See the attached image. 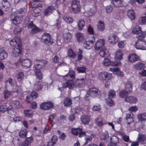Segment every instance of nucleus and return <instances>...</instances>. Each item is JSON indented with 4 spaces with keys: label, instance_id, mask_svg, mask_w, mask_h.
Wrapping results in <instances>:
<instances>
[{
    "label": "nucleus",
    "instance_id": "obj_1",
    "mask_svg": "<svg viewBox=\"0 0 146 146\" xmlns=\"http://www.w3.org/2000/svg\"><path fill=\"white\" fill-rule=\"evenodd\" d=\"M75 73L74 71H70L66 75L64 76V78L68 81L63 84L62 87L64 88H68L70 89L74 88H81L84 85L85 79H76L75 78Z\"/></svg>",
    "mask_w": 146,
    "mask_h": 146
},
{
    "label": "nucleus",
    "instance_id": "obj_2",
    "mask_svg": "<svg viewBox=\"0 0 146 146\" xmlns=\"http://www.w3.org/2000/svg\"><path fill=\"white\" fill-rule=\"evenodd\" d=\"M137 37L138 40L135 44V48L137 49L146 50V42L143 40L144 38V36L141 34L138 35Z\"/></svg>",
    "mask_w": 146,
    "mask_h": 146
},
{
    "label": "nucleus",
    "instance_id": "obj_3",
    "mask_svg": "<svg viewBox=\"0 0 146 146\" xmlns=\"http://www.w3.org/2000/svg\"><path fill=\"white\" fill-rule=\"evenodd\" d=\"M41 40L43 43L46 44L53 43L51 36L49 33H45L43 34L41 37Z\"/></svg>",
    "mask_w": 146,
    "mask_h": 146
},
{
    "label": "nucleus",
    "instance_id": "obj_4",
    "mask_svg": "<svg viewBox=\"0 0 146 146\" xmlns=\"http://www.w3.org/2000/svg\"><path fill=\"white\" fill-rule=\"evenodd\" d=\"M91 97L93 98L98 97L100 96L101 93L99 89L97 88H90L88 90Z\"/></svg>",
    "mask_w": 146,
    "mask_h": 146
},
{
    "label": "nucleus",
    "instance_id": "obj_5",
    "mask_svg": "<svg viewBox=\"0 0 146 146\" xmlns=\"http://www.w3.org/2000/svg\"><path fill=\"white\" fill-rule=\"evenodd\" d=\"M72 133L75 135H79V137L81 138L86 135V132L82 131L81 128H73L71 130Z\"/></svg>",
    "mask_w": 146,
    "mask_h": 146
},
{
    "label": "nucleus",
    "instance_id": "obj_6",
    "mask_svg": "<svg viewBox=\"0 0 146 146\" xmlns=\"http://www.w3.org/2000/svg\"><path fill=\"white\" fill-rule=\"evenodd\" d=\"M99 77L101 80H109L111 78L112 75L106 72H103L99 74Z\"/></svg>",
    "mask_w": 146,
    "mask_h": 146
},
{
    "label": "nucleus",
    "instance_id": "obj_7",
    "mask_svg": "<svg viewBox=\"0 0 146 146\" xmlns=\"http://www.w3.org/2000/svg\"><path fill=\"white\" fill-rule=\"evenodd\" d=\"M10 44L12 46H14L17 44V46H20L21 45V40L20 37L15 36L14 38L10 40Z\"/></svg>",
    "mask_w": 146,
    "mask_h": 146
},
{
    "label": "nucleus",
    "instance_id": "obj_8",
    "mask_svg": "<svg viewBox=\"0 0 146 146\" xmlns=\"http://www.w3.org/2000/svg\"><path fill=\"white\" fill-rule=\"evenodd\" d=\"M53 106V104L50 102H46L42 104L40 108L42 109L48 110L52 108Z\"/></svg>",
    "mask_w": 146,
    "mask_h": 146
},
{
    "label": "nucleus",
    "instance_id": "obj_9",
    "mask_svg": "<svg viewBox=\"0 0 146 146\" xmlns=\"http://www.w3.org/2000/svg\"><path fill=\"white\" fill-rule=\"evenodd\" d=\"M19 62L23 66L26 68L30 67L32 64L31 60L29 59L20 60Z\"/></svg>",
    "mask_w": 146,
    "mask_h": 146
},
{
    "label": "nucleus",
    "instance_id": "obj_10",
    "mask_svg": "<svg viewBox=\"0 0 146 146\" xmlns=\"http://www.w3.org/2000/svg\"><path fill=\"white\" fill-rule=\"evenodd\" d=\"M22 19V15L16 14L15 15L14 18L12 19V21L13 23L16 25L20 24Z\"/></svg>",
    "mask_w": 146,
    "mask_h": 146
},
{
    "label": "nucleus",
    "instance_id": "obj_11",
    "mask_svg": "<svg viewBox=\"0 0 146 146\" xmlns=\"http://www.w3.org/2000/svg\"><path fill=\"white\" fill-rule=\"evenodd\" d=\"M21 45L20 46H15L12 50V55L15 57L18 56L21 53Z\"/></svg>",
    "mask_w": 146,
    "mask_h": 146
},
{
    "label": "nucleus",
    "instance_id": "obj_12",
    "mask_svg": "<svg viewBox=\"0 0 146 146\" xmlns=\"http://www.w3.org/2000/svg\"><path fill=\"white\" fill-rule=\"evenodd\" d=\"M103 64L104 65L106 66H109L110 65L113 66L120 65L121 64V62H119L117 63L115 62H111L109 59L106 58L104 60Z\"/></svg>",
    "mask_w": 146,
    "mask_h": 146
},
{
    "label": "nucleus",
    "instance_id": "obj_13",
    "mask_svg": "<svg viewBox=\"0 0 146 146\" xmlns=\"http://www.w3.org/2000/svg\"><path fill=\"white\" fill-rule=\"evenodd\" d=\"M33 8H40L42 7V2L40 0H33L31 3Z\"/></svg>",
    "mask_w": 146,
    "mask_h": 146
},
{
    "label": "nucleus",
    "instance_id": "obj_14",
    "mask_svg": "<svg viewBox=\"0 0 146 146\" xmlns=\"http://www.w3.org/2000/svg\"><path fill=\"white\" fill-rule=\"evenodd\" d=\"M108 40L110 43L114 44L118 41V38L115 35L112 34H111L110 36L108 37Z\"/></svg>",
    "mask_w": 146,
    "mask_h": 146
},
{
    "label": "nucleus",
    "instance_id": "obj_15",
    "mask_svg": "<svg viewBox=\"0 0 146 146\" xmlns=\"http://www.w3.org/2000/svg\"><path fill=\"white\" fill-rule=\"evenodd\" d=\"M104 44V41L103 39H100L98 40L96 43L95 48L96 50H98L102 47Z\"/></svg>",
    "mask_w": 146,
    "mask_h": 146
},
{
    "label": "nucleus",
    "instance_id": "obj_16",
    "mask_svg": "<svg viewBox=\"0 0 146 146\" xmlns=\"http://www.w3.org/2000/svg\"><path fill=\"white\" fill-rule=\"evenodd\" d=\"M137 141L141 144L145 143H146L145 142H146V136L145 135L139 134H138Z\"/></svg>",
    "mask_w": 146,
    "mask_h": 146
},
{
    "label": "nucleus",
    "instance_id": "obj_17",
    "mask_svg": "<svg viewBox=\"0 0 146 146\" xmlns=\"http://www.w3.org/2000/svg\"><path fill=\"white\" fill-rule=\"evenodd\" d=\"M80 119L82 123L84 125L88 124L90 120V117L86 115H83Z\"/></svg>",
    "mask_w": 146,
    "mask_h": 146
},
{
    "label": "nucleus",
    "instance_id": "obj_18",
    "mask_svg": "<svg viewBox=\"0 0 146 146\" xmlns=\"http://www.w3.org/2000/svg\"><path fill=\"white\" fill-rule=\"evenodd\" d=\"M33 140L32 137H27L21 144V146H31V143Z\"/></svg>",
    "mask_w": 146,
    "mask_h": 146
},
{
    "label": "nucleus",
    "instance_id": "obj_19",
    "mask_svg": "<svg viewBox=\"0 0 146 146\" xmlns=\"http://www.w3.org/2000/svg\"><path fill=\"white\" fill-rule=\"evenodd\" d=\"M123 0H112L111 3L115 7H121L123 6Z\"/></svg>",
    "mask_w": 146,
    "mask_h": 146
},
{
    "label": "nucleus",
    "instance_id": "obj_20",
    "mask_svg": "<svg viewBox=\"0 0 146 146\" xmlns=\"http://www.w3.org/2000/svg\"><path fill=\"white\" fill-rule=\"evenodd\" d=\"M139 59L138 56L135 54L130 55L128 57V60L130 62H135L138 61Z\"/></svg>",
    "mask_w": 146,
    "mask_h": 146
},
{
    "label": "nucleus",
    "instance_id": "obj_21",
    "mask_svg": "<svg viewBox=\"0 0 146 146\" xmlns=\"http://www.w3.org/2000/svg\"><path fill=\"white\" fill-rule=\"evenodd\" d=\"M94 42V39L92 40L86 41L84 43V46L85 48L87 49H90L93 46V44Z\"/></svg>",
    "mask_w": 146,
    "mask_h": 146
},
{
    "label": "nucleus",
    "instance_id": "obj_22",
    "mask_svg": "<svg viewBox=\"0 0 146 146\" xmlns=\"http://www.w3.org/2000/svg\"><path fill=\"white\" fill-rule=\"evenodd\" d=\"M124 101L129 103H135L137 101V98L133 96H128L124 99Z\"/></svg>",
    "mask_w": 146,
    "mask_h": 146
},
{
    "label": "nucleus",
    "instance_id": "obj_23",
    "mask_svg": "<svg viewBox=\"0 0 146 146\" xmlns=\"http://www.w3.org/2000/svg\"><path fill=\"white\" fill-rule=\"evenodd\" d=\"M2 3L3 5V10L5 11L8 10L10 6L9 2L7 0H3Z\"/></svg>",
    "mask_w": 146,
    "mask_h": 146
},
{
    "label": "nucleus",
    "instance_id": "obj_24",
    "mask_svg": "<svg viewBox=\"0 0 146 146\" xmlns=\"http://www.w3.org/2000/svg\"><path fill=\"white\" fill-rule=\"evenodd\" d=\"M35 61L38 63L36 64V66H40V67H39V68H43L45 65L47 64V62L43 60H38L36 59Z\"/></svg>",
    "mask_w": 146,
    "mask_h": 146
},
{
    "label": "nucleus",
    "instance_id": "obj_25",
    "mask_svg": "<svg viewBox=\"0 0 146 146\" xmlns=\"http://www.w3.org/2000/svg\"><path fill=\"white\" fill-rule=\"evenodd\" d=\"M54 7L53 6H50L46 9L44 12V15L46 16H48L52 13L54 10Z\"/></svg>",
    "mask_w": 146,
    "mask_h": 146
},
{
    "label": "nucleus",
    "instance_id": "obj_26",
    "mask_svg": "<svg viewBox=\"0 0 146 146\" xmlns=\"http://www.w3.org/2000/svg\"><path fill=\"white\" fill-rule=\"evenodd\" d=\"M134 67L137 70H141L145 68V65L143 63L139 62L134 65Z\"/></svg>",
    "mask_w": 146,
    "mask_h": 146
},
{
    "label": "nucleus",
    "instance_id": "obj_27",
    "mask_svg": "<svg viewBox=\"0 0 146 146\" xmlns=\"http://www.w3.org/2000/svg\"><path fill=\"white\" fill-rule=\"evenodd\" d=\"M73 11L75 13H78L79 12L80 10V4H77V5H71Z\"/></svg>",
    "mask_w": 146,
    "mask_h": 146
},
{
    "label": "nucleus",
    "instance_id": "obj_28",
    "mask_svg": "<svg viewBox=\"0 0 146 146\" xmlns=\"http://www.w3.org/2000/svg\"><path fill=\"white\" fill-rule=\"evenodd\" d=\"M85 25L84 20L82 19H80L78 22V29L79 30L81 31L83 29Z\"/></svg>",
    "mask_w": 146,
    "mask_h": 146
},
{
    "label": "nucleus",
    "instance_id": "obj_29",
    "mask_svg": "<svg viewBox=\"0 0 146 146\" xmlns=\"http://www.w3.org/2000/svg\"><path fill=\"white\" fill-rule=\"evenodd\" d=\"M141 28L139 26H136L132 30V32L133 34H138L141 32Z\"/></svg>",
    "mask_w": 146,
    "mask_h": 146
},
{
    "label": "nucleus",
    "instance_id": "obj_30",
    "mask_svg": "<svg viewBox=\"0 0 146 146\" xmlns=\"http://www.w3.org/2000/svg\"><path fill=\"white\" fill-rule=\"evenodd\" d=\"M127 15L131 20H134L135 17V12L133 10H129L127 12Z\"/></svg>",
    "mask_w": 146,
    "mask_h": 146
},
{
    "label": "nucleus",
    "instance_id": "obj_31",
    "mask_svg": "<svg viewBox=\"0 0 146 146\" xmlns=\"http://www.w3.org/2000/svg\"><path fill=\"white\" fill-rule=\"evenodd\" d=\"M132 85L131 82L129 81H127L125 86V88L127 91L129 92H131L132 90Z\"/></svg>",
    "mask_w": 146,
    "mask_h": 146
},
{
    "label": "nucleus",
    "instance_id": "obj_32",
    "mask_svg": "<svg viewBox=\"0 0 146 146\" xmlns=\"http://www.w3.org/2000/svg\"><path fill=\"white\" fill-rule=\"evenodd\" d=\"M108 52V51L107 49L105 48H103L101 49L99 54L101 56L105 57Z\"/></svg>",
    "mask_w": 146,
    "mask_h": 146
},
{
    "label": "nucleus",
    "instance_id": "obj_33",
    "mask_svg": "<svg viewBox=\"0 0 146 146\" xmlns=\"http://www.w3.org/2000/svg\"><path fill=\"white\" fill-rule=\"evenodd\" d=\"M72 104V101L70 98H66L64 100V104L65 106L68 107Z\"/></svg>",
    "mask_w": 146,
    "mask_h": 146
},
{
    "label": "nucleus",
    "instance_id": "obj_34",
    "mask_svg": "<svg viewBox=\"0 0 146 146\" xmlns=\"http://www.w3.org/2000/svg\"><path fill=\"white\" fill-rule=\"evenodd\" d=\"M63 37L64 40L66 41H69L72 38V35L70 33H67L63 34Z\"/></svg>",
    "mask_w": 146,
    "mask_h": 146
},
{
    "label": "nucleus",
    "instance_id": "obj_35",
    "mask_svg": "<svg viewBox=\"0 0 146 146\" xmlns=\"http://www.w3.org/2000/svg\"><path fill=\"white\" fill-rule=\"evenodd\" d=\"M128 95L127 91L125 90H123L121 91L119 93L120 97L122 98H125V99L127 97Z\"/></svg>",
    "mask_w": 146,
    "mask_h": 146
},
{
    "label": "nucleus",
    "instance_id": "obj_36",
    "mask_svg": "<svg viewBox=\"0 0 146 146\" xmlns=\"http://www.w3.org/2000/svg\"><path fill=\"white\" fill-rule=\"evenodd\" d=\"M122 51L119 50L116 52L115 54V57L119 60H121L122 58Z\"/></svg>",
    "mask_w": 146,
    "mask_h": 146
},
{
    "label": "nucleus",
    "instance_id": "obj_37",
    "mask_svg": "<svg viewBox=\"0 0 146 146\" xmlns=\"http://www.w3.org/2000/svg\"><path fill=\"white\" fill-rule=\"evenodd\" d=\"M104 24L103 22L100 21L98 24V29L100 31H102L104 29Z\"/></svg>",
    "mask_w": 146,
    "mask_h": 146
},
{
    "label": "nucleus",
    "instance_id": "obj_38",
    "mask_svg": "<svg viewBox=\"0 0 146 146\" xmlns=\"http://www.w3.org/2000/svg\"><path fill=\"white\" fill-rule=\"evenodd\" d=\"M15 83L14 81L11 78H9L5 81V86H6L8 84H9L12 86H13Z\"/></svg>",
    "mask_w": 146,
    "mask_h": 146
},
{
    "label": "nucleus",
    "instance_id": "obj_39",
    "mask_svg": "<svg viewBox=\"0 0 146 146\" xmlns=\"http://www.w3.org/2000/svg\"><path fill=\"white\" fill-rule=\"evenodd\" d=\"M36 78L41 80L42 78V74L40 70H35L34 71Z\"/></svg>",
    "mask_w": 146,
    "mask_h": 146
},
{
    "label": "nucleus",
    "instance_id": "obj_40",
    "mask_svg": "<svg viewBox=\"0 0 146 146\" xmlns=\"http://www.w3.org/2000/svg\"><path fill=\"white\" fill-rule=\"evenodd\" d=\"M139 21L141 24H146V13L143 15L139 19Z\"/></svg>",
    "mask_w": 146,
    "mask_h": 146
},
{
    "label": "nucleus",
    "instance_id": "obj_41",
    "mask_svg": "<svg viewBox=\"0 0 146 146\" xmlns=\"http://www.w3.org/2000/svg\"><path fill=\"white\" fill-rule=\"evenodd\" d=\"M13 106L16 109H18L20 107L21 105L20 102L17 100H13L12 102Z\"/></svg>",
    "mask_w": 146,
    "mask_h": 146
},
{
    "label": "nucleus",
    "instance_id": "obj_42",
    "mask_svg": "<svg viewBox=\"0 0 146 146\" xmlns=\"http://www.w3.org/2000/svg\"><path fill=\"white\" fill-rule=\"evenodd\" d=\"M41 30L36 25H35L32 29L31 33L32 34H35L40 32Z\"/></svg>",
    "mask_w": 146,
    "mask_h": 146
},
{
    "label": "nucleus",
    "instance_id": "obj_43",
    "mask_svg": "<svg viewBox=\"0 0 146 146\" xmlns=\"http://www.w3.org/2000/svg\"><path fill=\"white\" fill-rule=\"evenodd\" d=\"M138 119L140 121H143L146 120V113L140 114L137 116Z\"/></svg>",
    "mask_w": 146,
    "mask_h": 146
},
{
    "label": "nucleus",
    "instance_id": "obj_44",
    "mask_svg": "<svg viewBox=\"0 0 146 146\" xmlns=\"http://www.w3.org/2000/svg\"><path fill=\"white\" fill-rule=\"evenodd\" d=\"M27 131L26 129H24L20 131L19 133V135L22 138H25L26 137Z\"/></svg>",
    "mask_w": 146,
    "mask_h": 146
},
{
    "label": "nucleus",
    "instance_id": "obj_45",
    "mask_svg": "<svg viewBox=\"0 0 146 146\" xmlns=\"http://www.w3.org/2000/svg\"><path fill=\"white\" fill-rule=\"evenodd\" d=\"M20 139L17 138H14L13 140V142L15 146H20L21 144V141H19Z\"/></svg>",
    "mask_w": 146,
    "mask_h": 146
},
{
    "label": "nucleus",
    "instance_id": "obj_46",
    "mask_svg": "<svg viewBox=\"0 0 146 146\" xmlns=\"http://www.w3.org/2000/svg\"><path fill=\"white\" fill-rule=\"evenodd\" d=\"M25 76L24 73L22 72H19L17 75V79L19 81H21L23 79Z\"/></svg>",
    "mask_w": 146,
    "mask_h": 146
},
{
    "label": "nucleus",
    "instance_id": "obj_47",
    "mask_svg": "<svg viewBox=\"0 0 146 146\" xmlns=\"http://www.w3.org/2000/svg\"><path fill=\"white\" fill-rule=\"evenodd\" d=\"M86 68L84 66L78 67L76 68V70L78 73H85Z\"/></svg>",
    "mask_w": 146,
    "mask_h": 146
},
{
    "label": "nucleus",
    "instance_id": "obj_48",
    "mask_svg": "<svg viewBox=\"0 0 146 146\" xmlns=\"http://www.w3.org/2000/svg\"><path fill=\"white\" fill-rule=\"evenodd\" d=\"M27 6H25V7L23 8H21L19 9L18 11H17V15H22L24 14L25 11L26 10V8H27Z\"/></svg>",
    "mask_w": 146,
    "mask_h": 146
},
{
    "label": "nucleus",
    "instance_id": "obj_49",
    "mask_svg": "<svg viewBox=\"0 0 146 146\" xmlns=\"http://www.w3.org/2000/svg\"><path fill=\"white\" fill-rule=\"evenodd\" d=\"M111 141L116 145L119 141L118 138L116 136H112L111 137Z\"/></svg>",
    "mask_w": 146,
    "mask_h": 146
},
{
    "label": "nucleus",
    "instance_id": "obj_50",
    "mask_svg": "<svg viewBox=\"0 0 146 146\" xmlns=\"http://www.w3.org/2000/svg\"><path fill=\"white\" fill-rule=\"evenodd\" d=\"M77 40L79 42H81L84 39L83 34L78 33L76 35Z\"/></svg>",
    "mask_w": 146,
    "mask_h": 146
},
{
    "label": "nucleus",
    "instance_id": "obj_51",
    "mask_svg": "<svg viewBox=\"0 0 146 146\" xmlns=\"http://www.w3.org/2000/svg\"><path fill=\"white\" fill-rule=\"evenodd\" d=\"M42 87V86L41 84V83L40 82H36L34 86L35 89L37 91L40 90Z\"/></svg>",
    "mask_w": 146,
    "mask_h": 146
},
{
    "label": "nucleus",
    "instance_id": "obj_52",
    "mask_svg": "<svg viewBox=\"0 0 146 146\" xmlns=\"http://www.w3.org/2000/svg\"><path fill=\"white\" fill-rule=\"evenodd\" d=\"M39 8H35V9L34 10L33 15L34 17H36L38 15V14L41 10V9H40Z\"/></svg>",
    "mask_w": 146,
    "mask_h": 146
},
{
    "label": "nucleus",
    "instance_id": "obj_53",
    "mask_svg": "<svg viewBox=\"0 0 146 146\" xmlns=\"http://www.w3.org/2000/svg\"><path fill=\"white\" fill-rule=\"evenodd\" d=\"M68 55L70 57L72 58H74L76 56V54L73 52L72 50L71 49H69L68 52Z\"/></svg>",
    "mask_w": 146,
    "mask_h": 146
},
{
    "label": "nucleus",
    "instance_id": "obj_54",
    "mask_svg": "<svg viewBox=\"0 0 146 146\" xmlns=\"http://www.w3.org/2000/svg\"><path fill=\"white\" fill-rule=\"evenodd\" d=\"M108 97L110 98H113L115 97V92L114 90H110L108 93Z\"/></svg>",
    "mask_w": 146,
    "mask_h": 146
},
{
    "label": "nucleus",
    "instance_id": "obj_55",
    "mask_svg": "<svg viewBox=\"0 0 146 146\" xmlns=\"http://www.w3.org/2000/svg\"><path fill=\"white\" fill-rule=\"evenodd\" d=\"M64 19L67 23H70L73 21V19L70 17H65L64 18Z\"/></svg>",
    "mask_w": 146,
    "mask_h": 146
},
{
    "label": "nucleus",
    "instance_id": "obj_56",
    "mask_svg": "<svg viewBox=\"0 0 146 146\" xmlns=\"http://www.w3.org/2000/svg\"><path fill=\"white\" fill-rule=\"evenodd\" d=\"M25 115L27 117L31 116L33 115L32 112L30 110H27L24 111Z\"/></svg>",
    "mask_w": 146,
    "mask_h": 146
},
{
    "label": "nucleus",
    "instance_id": "obj_57",
    "mask_svg": "<svg viewBox=\"0 0 146 146\" xmlns=\"http://www.w3.org/2000/svg\"><path fill=\"white\" fill-rule=\"evenodd\" d=\"M82 51L80 49H78V59L79 60H81L83 58L82 55Z\"/></svg>",
    "mask_w": 146,
    "mask_h": 146
},
{
    "label": "nucleus",
    "instance_id": "obj_58",
    "mask_svg": "<svg viewBox=\"0 0 146 146\" xmlns=\"http://www.w3.org/2000/svg\"><path fill=\"white\" fill-rule=\"evenodd\" d=\"M95 121L98 125L99 126H101L103 124L102 121L101 120L100 117L96 118L95 120Z\"/></svg>",
    "mask_w": 146,
    "mask_h": 146
},
{
    "label": "nucleus",
    "instance_id": "obj_59",
    "mask_svg": "<svg viewBox=\"0 0 146 146\" xmlns=\"http://www.w3.org/2000/svg\"><path fill=\"white\" fill-rule=\"evenodd\" d=\"M109 137L108 133L107 131H105L104 135L101 136L102 139L103 140L108 139L109 138Z\"/></svg>",
    "mask_w": 146,
    "mask_h": 146
},
{
    "label": "nucleus",
    "instance_id": "obj_60",
    "mask_svg": "<svg viewBox=\"0 0 146 146\" xmlns=\"http://www.w3.org/2000/svg\"><path fill=\"white\" fill-rule=\"evenodd\" d=\"M61 20V19L59 18L56 21V23L55 25L57 27L58 29H59L60 28Z\"/></svg>",
    "mask_w": 146,
    "mask_h": 146
},
{
    "label": "nucleus",
    "instance_id": "obj_61",
    "mask_svg": "<svg viewBox=\"0 0 146 146\" xmlns=\"http://www.w3.org/2000/svg\"><path fill=\"white\" fill-rule=\"evenodd\" d=\"M7 110V107L5 105L0 106V111L3 113L5 112Z\"/></svg>",
    "mask_w": 146,
    "mask_h": 146
},
{
    "label": "nucleus",
    "instance_id": "obj_62",
    "mask_svg": "<svg viewBox=\"0 0 146 146\" xmlns=\"http://www.w3.org/2000/svg\"><path fill=\"white\" fill-rule=\"evenodd\" d=\"M7 53L5 52L0 55V58L2 60H4L7 58Z\"/></svg>",
    "mask_w": 146,
    "mask_h": 146
},
{
    "label": "nucleus",
    "instance_id": "obj_63",
    "mask_svg": "<svg viewBox=\"0 0 146 146\" xmlns=\"http://www.w3.org/2000/svg\"><path fill=\"white\" fill-rule=\"evenodd\" d=\"M21 31V28L19 26H17L14 29V32L15 34L19 33Z\"/></svg>",
    "mask_w": 146,
    "mask_h": 146
},
{
    "label": "nucleus",
    "instance_id": "obj_64",
    "mask_svg": "<svg viewBox=\"0 0 146 146\" xmlns=\"http://www.w3.org/2000/svg\"><path fill=\"white\" fill-rule=\"evenodd\" d=\"M92 109L94 111H100L101 109L100 106L99 105L98 106L95 105L93 106Z\"/></svg>",
    "mask_w": 146,
    "mask_h": 146
}]
</instances>
